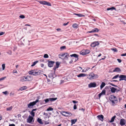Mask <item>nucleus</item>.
<instances>
[{"label":"nucleus","instance_id":"052dcab7","mask_svg":"<svg viewBox=\"0 0 126 126\" xmlns=\"http://www.w3.org/2000/svg\"><path fill=\"white\" fill-rule=\"evenodd\" d=\"M117 60L119 63H121L122 61L121 59H117Z\"/></svg>","mask_w":126,"mask_h":126},{"label":"nucleus","instance_id":"bf43d9fd","mask_svg":"<svg viewBox=\"0 0 126 126\" xmlns=\"http://www.w3.org/2000/svg\"><path fill=\"white\" fill-rule=\"evenodd\" d=\"M72 102L74 104H76L78 103V101H75V100H73Z\"/></svg>","mask_w":126,"mask_h":126},{"label":"nucleus","instance_id":"a19ab883","mask_svg":"<svg viewBox=\"0 0 126 126\" xmlns=\"http://www.w3.org/2000/svg\"><path fill=\"white\" fill-rule=\"evenodd\" d=\"M119 76V74H118V75H115V76L114 77L112 78V79H116V78H117Z\"/></svg>","mask_w":126,"mask_h":126},{"label":"nucleus","instance_id":"0eeeda50","mask_svg":"<svg viewBox=\"0 0 126 126\" xmlns=\"http://www.w3.org/2000/svg\"><path fill=\"white\" fill-rule=\"evenodd\" d=\"M56 75L55 74V71H52V72L50 73L48 75V77L49 78L52 79L56 77Z\"/></svg>","mask_w":126,"mask_h":126},{"label":"nucleus","instance_id":"603ef678","mask_svg":"<svg viewBox=\"0 0 126 126\" xmlns=\"http://www.w3.org/2000/svg\"><path fill=\"white\" fill-rule=\"evenodd\" d=\"M6 78V77H4L0 78V81L4 80Z\"/></svg>","mask_w":126,"mask_h":126},{"label":"nucleus","instance_id":"393cba45","mask_svg":"<svg viewBox=\"0 0 126 126\" xmlns=\"http://www.w3.org/2000/svg\"><path fill=\"white\" fill-rule=\"evenodd\" d=\"M116 117V116L114 115L111 118V120L110 121V122L111 123L113 122L114 120L115 119Z\"/></svg>","mask_w":126,"mask_h":126},{"label":"nucleus","instance_id":"4be33fe9","mask_svg":"<svg viewBox=\"0 0 126 126\" xmlns=\"http://www.w3.org/2000/svg\"><path fill=\"white\" fill-rule=\"evenodd\" d=\"M69 57V54L67 53H66V54L65 55V57L64 58L66 60H68V57Z\"/></svg>","mask_w":126,"mask_h":126},{"label":"nucleus","instance_id":"13d9d810","mask_svg":"<svg viewBox=\"0 0 126 126\" xmlns=\"http://www.w3.org/2000/svg\"><path fill=\"white\" fill-rule=\"evenodd\" d=\"M28 77L29 79H31V80L32 79V77L31 76H27Z\"/></svg>","mask_w":126,"mask_h":126},{"label":"nucleus","instance_id":"72a5a7b5","mask_svg":"<svg viewBox=\"0 0 126 126\" xmlns=\"http://www.w3.org/2000/svg\"><path fill=\"white\" fill-rule=\"evenodd\" d=\"M38 61H36L33 63L31 65V66H34L38 62Z\"/></svg>","mask_w":126,"mask_h":126},{"label":"nucleus","instance_id":"79ce46f5","mask_svg":"<svg viewBox=\"0 0 126 126\" xmlns=\"http://www.w3.org/2000/svg\"><path fill=\"white\" fill-rule=\"evenodd\" d=\"M60 65V63L58 62H57L56 63V66H55L57 68H58Z\"/></svg>","mask_w":126,"mask_h":126},{"label":"nucleus","instance_id":"c9c22d12","mask_svg":"<svg viewBox=\"0 0 126 126\" xmlns=\"http://www.w3.org/2000/svg\"><path fill=\"white\" fill-rule=\"evenodd\" d=\"M108 84H110L112 86H114L115 87H117L118 88V87H118L116 85H115L114 84H112V83H110V82H109L108 83Z\"/></svg>","mask_w":126,"mask_h":126},{"label":"nucleus","instance_id":"f03ea898","mask_svg":"<svg viewBox=\"0 0 126 126\" xmlns=\"http://www.w3.org/2000/svg\"><path fill=\"white\" fill-rule=\"evenodd\" d=\"M110 100L112 102L113 105L115 104V102H117V98L116 97L113 95H111L109 97Z\"/></svg>","mask_w":126,"mask_h":126},{"label":"nucleus","instance_id":"e433bc0d","mask_svg":"<svg viewBox=\"0 0 126 126\" xmlns=\"http://www.w3.org/2000/svg\"><path fill=\"white\" fill-rule=\"evenodd\" d=\"M77 70L79 71H80L82 69V68L80 66L78 67H77Z\"/></svg>","mask_w":126,"mask_h":126},{"label":"nucleus","instance_id":"7ed1b4c3","mask_svg":"<svg viewBox=\"0 0 126 126\" xmlns=\"http://www.w3.org/2000/svg\"><path fill=\"white\" fill-rule=\"evenodd\" d=\"M89 79H97L98 77V76L97 74H95L93 73H91L89 75Z\"/></svg>","mask_w":126,"mask_h":126},{"label":"nucleus","instance_id":"338daca9","mask_svg":"<svg viewBox=\"0 0 126 126\" xmlns=\"http://www.w3.org/2000/svg\"><path fill=\"white\" fill-rule=\"evenodd\" d=\"M13 73H17V72L16 70H15L13 71Z\"/></svg>","mask_w":126,"mask_h":126},{"label":"nucleus","instance_id":"9d476101","mask_svg":"<svg viewBox=\"0 0 126 126\" xmlns=\"http://www.w3.org/2000/svg\"><path fill=\"white\" fill-rule=\"evenodd\" d=\"M96 86V84L94 82H91L88 85V87L89 88L95 87Z\"/></svg>","mask_w":126,"mask_h":126},{"label":"nucleus","instance_id":"b1692460","mask_svg":"<svg viewBox=\"0 0 126 126\" xmlns=\"http://www.w3.org/2000/svg\"><path fill=\"white\" fill-rule=\"evenodd\" d=\"M105 85V82H102L101 85L100 86V89H101Z\"/></svg>","mask_w":126,"mask_h":126},{"label":"nucleus","instance_id":"1a4fd4ad","mask_svg":"<svg viewBox=\"0 0 126 126\" xmlns=\"http://www.w3.org/2000/svg\"><path fill=\"white\" fill-rule=\"evenodd\" d=\"M99 43L98 41H94L92 43L91 45V46L93 47H94L96 46L99 45Z\"/></svg>","mask_w":126,"mask_h":126},{"label":"nucleus","instance_id":"5701e85b","mask_svg":"<svg viewBox=\"0 0 126 126\" xmlns=\"http://www.w3.org/2000/svg\"><path fill=\"white\" fill-rule=\"evenodd\" d=\"M66 53H62L60 54L59 55V57L60 58L62 59V58H61V57H63L64 55H65Z\"/></svg>","mask_w":126,"mask_h":126},{"label":"nucleus","instance_id":"f704fd0d","mask_svg":"<svg viewBox=\"0 0 126 126\" xmlns=\"http://www.w3.org/2000/svg\"><path fill=\"white\" fill-rule=\"evenodd\" d=\"M53 110V108H52L51 107H49L47 109V111H52V110Z\"/></svg>","mask_w":126,"mask_h":126},{"label":"nucleus","instance_id":"f3484780","mask_svg":"<svg viewBox=\"0 0 126 126\" xmlns=\"http://www.w3.org/2000/svg\"><path fill=\"white\" fill-rule=\"evenodd\" d=\"M121 71L119 67H116L114 69L113 71V72H119Z\"/></svg>","mask_w":126,"mask_h":126},{"label":"nucleus","instance_id":"7c9ffc66","mask_svg":"<svg viewBox=\"0 0 126 126\" xmlns=\"http://www.w3.org/2000/svg\"><path fill=\"white\" fill-rule=\"evenodd\" d=\"M27 88V87L26 86H24L21 88L20 90L21 91H22L26 89Z\"/></svg>","mask_w":126,"mask_h":126},{"label":"nucleus","instance_id":"e2e57ef3","mask_svg":"<svg viewBox=\"0 0 126 126\" xmlns=\"http://www.w3.org/2000/svg\"><path fill=\"white\" fill-rule=\"evenodd\" d=\"M110 8V10H114L115 9V8L113 7H111V8Z\"/></svg>","mask_w":126,"mask_h":126},{"label":"nucleus","instance_id":"a878e982","mask_svg":"<svg viewBox=\"0 0 126 126\" xmlns=\"http://www.w3.org/2000/svg\"><path fill=\"white\" fill-rule=\"evenodd\" d=\"M77 119H72L71 120V125H72L73 124H74L75 123L77 122Z\"/></svg>","mask_w":126,"mask_h":126},{"label":"nucleus","instance_id":"2eb2a0df","mask_svg":"<svg viewBox=\"0 0 126 126\" xmlns=\"http://www.w3.org/2000/svg\"><path fill=\"white\" fill-rule=\"evenodd\" d=\"M62 112L63 113H66L67 114H71L70 115L68 116V115H65L64 114H62V115H63L64 116H65L66 117H68V116H71L72 115V114H71V113L70 112H66L64 111H62Z\"/></svg>","mask_w":126,"mask_h":126},{"label":"nucleus","instance_id":"49530a36","mask_svg":"<svg viewBox=\"0 0 126 126\" xmlns=\"http://www.w3.org/2000/svg\"><path fill=\"white\" fill-rule=\"evenodd\" d=\"M2 70H4L5 68V64H3L2 65Z\"/></svg>","mask_w":126,"mask_h":126},{"label":"nucleus","instance_id":"4468645a","mask_svg":"<svg viewBox=\"0 0 126 126\" xmlns=\"http://www.w3.org/2000/svg\"><path fill=\"white\" fill-rule=\"evenodd\" d=\"M98 119L102 121H103L104 120V116L102 115H99L97 116Z\"/></svg>","mask_w":126,"mask_h":126},{"label":"nucleus","instance_id":"864d4df0","mask_svg":"<svg viewBox=\"0 0 126 126\" xmlns=\"http://www.w3.org/2000/svg\"><path fill=\"white\" fill-rule=\"evenodd\" d=\"M48 121H45V125H47L49 123V120H48Z\"/></svg>","mask_w":126,"mask_h":126},{"label":"nucleus","instance_id":"4c0bfd02","mask_svg":"<svg viewBox=\"0 0 126 126\" xmlns=\"http://www.w3.org/2000/svg\"><path fill=\"white\" fill-rule=\"evenodd\" d=\"M45 5H47L48 6H51V4L49 2H47L46 1Z\"/></svg>","mask_w":126,"mask_h":126},{"label":"nucleus","instance_id":"0e129e2a","mask_svg":"<svg viewBox=\"0 0 126 126\" xmlns=\"http://www.w3.org/2000/svg\"><path fill=\"white\" fill-rule=\"evenodd\" d=\"M68 22H67V23H64L63 24V25L64 26H66L68 24Z\"/></svg>","mask_w":126,"mask_h":126},{"label":"nucleus","instance_id":"09e8293b","mask_svg":"<svg viewBox=\"0 0 126 126\" xmlns=\"http://www.w3.org/2000/svg\"><path fill=\"white\" fill-rule=\"evenodd\" d=\"M19 17L23 19L25 18V16L24 15H20Z\"/></svg>","mask_w":126,"mask_h":126},{"label":"nucleus","instance_id":"5fc2aeb1","mask_svg":"<svg viewBox=\"0 0 126 126\" xmlns=\"http://www.w3.org/2000/svg\"><path fill=\"white\" fill-rule=\"evenodd\" d=\"M103 95L101 93H100V94H98V96L99 97V99H100V97H101V95Z\"/></svg>","mask_w":126,"mask_h":126},{"label":"nucleus","instance_id":"f257e3e1","mask_svg":"<svg viewBox=\"0 0 126 126\" xmlns=\"http://www.w3.org/2000/svg\"><path fill=\"white\" fill-rule=\"evenodd\" d=\"M29 74L34 76L38 75L41 74V71L39 70H34L30 71L28 72Z\"/></svg>","mask_w":126,"mask_h":126},{"label":"nucleus","instance_id":"c756f323","mask_svg":"<svg viewBox=\"0 0 126 126\" xmlns=\"http://www.w3.org/2000/svg\"><path fill=\"white\" fill-rule=\"evenodd\" d=\"M39 3L40 4L45 5L46 1H39Z\"/></svg>","mask_w":126,"mask_h":126},{"label":"nucleus","instance_id":"9b49d317","mask_svg":"<svg viewBox=\"0 0 126 126\" xmlns=\"http://www.w3.org/2000/svg\"><path fill=\"white\" fill-rule=\"evenodd\" d=\"M47 61L48 62V66L49 67H52L55 63L54 61L47 60Z\"/></svg>","mask_w":126,"mask_h":126},{"label":"nucleus","instance_id":"680f3d73","mask_svg":"<svg viewBox=\"0 0 126 126\" xmlns=\"http://www.w3.org/2000/svg\"><path fill=\"white\" fill-rule=\"evenodd\" d=\"M121 56H126V53L124 54H122L121 55Z\"/></svg>","mask_w":126,"mask_h":126},{"label":"nucleus","instance_id":"6e6552de","mask_svg":"<svg viewBox=\"0 0 126 126\" xmlns=\"http://www.w3.org/2000/svg\"><path fill=\"white\" fill-rule=\"evenodd\" d=\"M70 56L71 57H73L75 58V60L74 61L75 62H76L79 59V56L78 55L76 54H74L70 55Z\"/></svg>","mask_w":126,"mask_h":126},{"label":"nucleus","instance_id":"ea45409f","mask_svg":"<svg viewBox=\"0 0 126 126\" xmlns=\"http://www.w3.org/2000/svg\"><path fill=\"white\" fill-rule=\"evenodd\" d=\"M103 95H105L106 93V91L104 89L103 90L101 93Z\"/></svg>","mask_w":126,"mask_h":126},{"label":"nucleus","instance_id":"412c9836","mask_svg":"<svg viewBox=\"0 0 126 126\" xmlns=\"http://www.w3.org/2000/svg\"><path fill=\"white\" fill-rule=\"evenodd\" d=\"M37 121L40 124H43V123L42 121V119L39 118H38Z\"/></svg>","mask_w":126,"mask_h":126},{"label":"nucleus","instance_id":"8fccbe9b","mask_svg":"<svg viewBox=\"0 0 126 126\" xmlns=\"http://www.w3.org/2000/svg\"><path fill=\"white\" fill-rule=\"evenodd\" d=\"M7 53L10 55H11L12 52L11 50H10L8 51H7Z\"/></svg>","mask_w":126,"mask_h":126},{"label":"nucleus","instance_id":"bb28decb","mask_svg":"<svg viewBox=\"0 0 126 126\" xmlns=\"http://www.w3.org/2000/svg\"><path fill=\"white\" fill-rule=\"evenodd\" d=\"M93 32H98L99 31V30L97 28H94V29L92 30Z\"/></svg>","mask_w":126,"mask_h":126},{"label":"nucleus","instance_id":"dca6fc26","mask_svg":"<svg viewBox=\"0 0 126 126\" xmlns=\"http://www.w3.org/2000/svg\"><path fill=\"white\" fill-rule=\"evenodd\" d=\"M125 120L124 119H122L120 120V124L122 126L124 125H125Z\"/></svg>","mask_w":126,"mask_h":126},{"label":"nucleus","instance_id":"20e7f679","mask_svg":"<svg viewBox=\"0 0 126 126\" xmlns=\"http://www.w3.org/2000/svg\"><path fill=\"white\" fill-rule=\"evenodd\" d=\"M38 100L37 99L35 101L30 102L27 105L28 108L30 109L32 108H33V106L35 105L36 103L38 102Z\"/></svg>","mask_w":126,"mask_h":126},{"label":"nucleus","instance_id":"4d7b16f0","mask_svg":"<svg viewBox=\"0 0 126 126\" xmlns=\"http://www.w3.org/2000/svg\"><path fill=\"white\" fill-rule=\"evenodd\" d=\"M5 33L4 32H0V36L1 35L4 34Z\"/></svg>","mask_w":126,"mask_h":126},{"label":"nucleus","instance_id":"3c124183","mask_svg":"<svg viewBox=\"0 0 126 126\" xmlns=\"http://www.w3.org/2000/svg\"><path fill=\"white\" fill-rule=\"evenodd\" d=\"M118 89H116V90L115 91L117 92L120 91L121 90V89L119 87H118Z\"/></svg>","mask_w":126,"mask_h":126},{"label":"nucleus","instance_id":"c85d7f7f","mask_svg":"<svg viewBox=\"0 0 126 126\" xmlns=\"http://www.w3.org/2000/svg\"><path fill=\"white\" fill-rule=\"evenodd\" d=\"M24 77L25 78V80H26V81H29L31 80V79H29L28 77L27 76H24Z\"/></svg>","mask_w":126,"mask_h":126},{"label":"nucleus","instance_id":"423d86ee","mask_svg":"<svg viewBox=\"0 0 126 126\" xmlns=\"http://www.w3.org/2000/svg\"><path fill=\"white\" fill-rule=\"evenodd\" d=\"M90 51L88 49L84 50H82L80 52V54L84 55H87L90 53Z\"/></svg>","mask_w":126,"mask_h":126},{"label":"nucleus","instance_id":"69168bd1","mask_svg":"<svg viewBox=\"0 0 126 126\" xmlns=\"http://www.w3.org/2000/svg\"><path fill=\"white\" fill-rule=\"evenodd\" d=\"M110 81L111 82H118V81L117 80H110Z\"/></svg>","mask_w":126,"mask_h":126},{"label":"nucleus","instance_id":"a211bd4d","mask_svg":"<svg viewBox=\"0 0 126 126\" xmlns=\"http://www.w3.org/2000/svg\"><path fill=\"white\" fill-rule=\"evenodd\" d=\"M87 76V74L83 73H81L77 76L79 78L81 77H84Z\"/></svg>","mask_w":126,"mask_h":126},{"label":"nucleus","instance_id":"6ab92c4d","mask_svg":"<svg viewBox=\"0 0 126 126\" xmlns=\"http://www.w3.org/2000/svg\"><path fill=\"white\" fill-rule=\"evenodd\" d=\"M110 91L112 93H114L116 90V88L113 87H111V88H110Z\"/></svg>","mask_w":126,"mask_h":126},{"label":"nucleus","instance_id":"aec40b11","mask_svg":"<svg viewBox=\"0 0 126 126\" xmlns=\"http://www.w3.org/2000/svg\"><path fill=\"white\" fill-rule=\"evenodd\" d=\"M73 15L77 16H78L79 17H81L82 16H85L83 15L82 14H76V13H74Z\"/></svg>","mask_w":126,"mask_h":126},{"label":"nucleus","instance_id":"58836bf2","mask_svg":"<svg viewBox=\"0 0 126 126\" xmlns=\"http://www.w3.org/2000/svg\"><path fill=\"white\" fill-rule=\"evenodd\" d=\"M2 93L6 95L8 94V92L7 91L3 92H2Z\"/></svg>","mask_w":126,"mask_h":126},{"label":"nucleus","instance_id":"ddd939ff","mask_svg":"<svg viewBox=\"0 0 126 126\" xmlns=\"http://www.w3.org/2000/svg\"><path fill=\"white\" fill-rule=\"evenodd\" d=\"M119 78H120L119 79L120 81L124 80L126 78V76L124 75H120L119 77Z\"/></svg>","mask_w":126,"mask_h":126},{"label":"nucleus","instance_id":"37998d69","mask_svg":"<svg viewBox=\"0 0 126 126\" xmlns=\"http://www.w3.org/2000/svg\"><path fill=\"white\" fill-rule=\"evenodd\" d=\"M31 114L33 117H34L35 116V112L32 110L31 111Z\"/></svg>","mask_w":126,"mask_h":126},{"label":"nucleus","instance_id":"473e14b6","mask_svg":"<svg viewBox=\"0 0 126 126\" xmlns=\"http://www.w3.org/2000/svg\"><path fill=\"white\" fill-rule=\"evenodd\" d=\"M111 50H112L114 52H117L118 51V50L117 49L115 48H112L111 49Z\"/></svg>","mask_w":126,"mask_h":126},{"label":"nucleus","instance_id":"39448f33","mask_svg":"<svg viewBox=\"0 0 126 126\" xmlns=\"http://www.w3.org/2000/svg\"><path fill=\"white\" fill-rule=\"evenodd\" d=\"M57 99V98H50L46 99H45L44 100V101H45V102L44 104L48 103L49 101L50 102H51L52 101H54L56 100Z\"/></svg>","mask_w":126,"mask_h":126},{"label":"nucleus","instance_id":"6e6d98bb","mask_svg":"<svg viewBox=\"0 0 126 126\" xmlns=\"http://www.w3.org/2000/svg\"><path fill=\"white\" fill-rule=\"evenodd\" d=\"M77 109V107L76 104H75L74 105L73 107V109L74 110H76Z\"/></svg>","mask_w":126,"mask_h":126},{"label":"nucleus","instance_id":"de8ad7c7","mask_svg":"<svg viewBox=\"0 0 126 126\" xmlns=\"http://www.w3.org/2000/svg\"><path fill=\"white\" fill-rule=\"evenodd\" d=\"M43 57L45 58H47L48 57V56L47 54H45L44 55Z\"/></svg>","mask_w":126,"mask_h":126},{"label":"nucleus","instance_id":"c03bdc74","mask_svg":"<svg viewBox=\"0 0 126 126\" xmlns=\"http://www.w3.org/2000/svg\"><path fill=\"white\" fill-rule=\"evenodd\" d=\"M25 78H24V77H22L21 78V79H20V80L22 81H26L25 80Z\"/></svg>","mask_w":126,"mask_h":126},{"label":"nucleus","instance_id":"f8f14e48","mask_svg":"<svg viewBox=\"0 0 126 126\" xmlns=\"http://www.w3.org/2000/svg\"><path fill=\"white\" fill-rule=\"evenodd\" d=\"M33 118V117L29 115V117L27 118V123H31L32 121Z\"/></svg>","mask_w":126,"mask_h":126},{"label":"nucleus","instance_id":"a18cd8bd","mask_svg":"<svg viewBox=\"0 0 126 126\" xmlns=\"http://www.w3.org/2000/svg\"><path fill=\"white\" fill-rule=\"evenodd\" d=\"M66 48V47L65 46H63L61 47H60V49L61 50H62L63 49H65Z\"/></svg>","mask_w":126,"mask_h":126},{"label":"nucleus","instance_id":"2f4dec72","mask_svg":"<svg viewBox=\"0 0 126 126\" xmlns=\"http://www.w3.org/2000/svg\"><path fill=\"white\" fill-rule=\"evenodd\" d=\"M12 108L13 107L11 106L6 108V110L7 111H10L12 109Z\"/></svg>","mask_w":126,"mask_h":126},{"label":"nucleus","instance_id":"cd10ccee","mask_svg":"<svg viewBox=\"0 0 126 126\" xmlns=\"http://www.w3.org/2000/svg\"><path fill=\"white\" fill-rule=\"evenodd\" d=\"M78 25L77 24L75 23L73 24L72 26V27L74 28H78Z\"/></svg>","mask_w":126,"mask_h":126},{"label":"nucleus","instance_id":"774afa93","mask_svg":"<svg viewBox=\"0 0 126 126\" xmlns=\"http://www.w3.org/2000/svg\"><path fill=\"white\" fill-rule=\"evenodd\" d=\"M9 126H15V125L14 124H10L9 125Z\"/></svg>","mask_w":126,"mask_h":126}]
</instances>
